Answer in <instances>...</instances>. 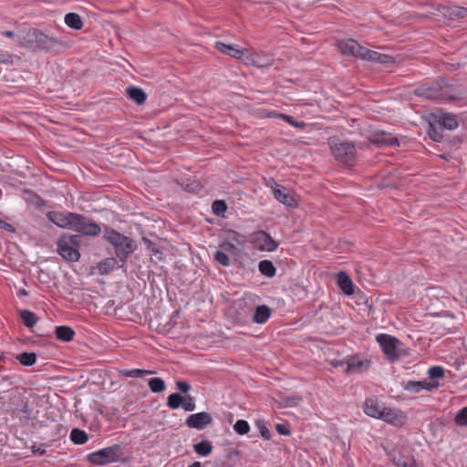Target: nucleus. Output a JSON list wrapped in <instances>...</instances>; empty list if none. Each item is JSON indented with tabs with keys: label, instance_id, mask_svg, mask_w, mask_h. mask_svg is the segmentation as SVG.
I'll return each instance as SVG.
<instances>
[{
	"label": "nucleus",
	"instance_id": "53",
	"mask_svg": "<svg viewBox=\"0 0 467 467\" xmlns=\"http://www.w3.org/2000/svg\"><path fill=\"white\" fill-rule=\"evenodd\" d=\"M0 228L5 229L8 232H15L14 226L3 220H0Z\"/></svg>",
	"mask_w": 467,
	"mask_h": 467
},
{
	"label": "nucleus",
	"instance_id": "42",
	"mask_svg": "<svg viewBox=\"0 0 467 467\" xmlns=\"http://www.w3.org/2000/svg\"><path fill=\"white\" fill-rule=\"evenodd\" d=\"M280 119H284L287 123L291 124L292 126L298 128V129H304L306 127V123L304 121H296L294 119L293 117L285 114H278L277 115Z\"/></svg>",
	"mask_w": 467,
	"mask_h": 467
},
{
	"label": "nucleus",
	"instance_id": "22",
	"mask_svg": "<svg viewBox=\"0 0 467 467\" xmlns=\"http://www.w3.org/2000/svg\"><path fill=\"white\" fill-rule=\"evenodd\" d=\"M337 285L344 294L350 296L354 293L353 282L345 272L337 274Z\"/></svg>",
	"mask_w": 467,
	"mask_h": 467
},
{
	"label": "nucleus",
	"instance_id": "51",
	"mask_svg": "<svg viewBox=\"0 0 467 467\" xmlns=\"http://www.w3.org/2000/svg\"><path fill=\"white\" fill-rule=\"evenodd\" d=\"M144 244H146L147 248L151 251L154 254H161L159 249L157 248L156 244L151 242L150 240L147 238H143Z\"/></svg>",
	"mask_w": 467,
	"mask_h": 467
},
{
	"label": "nucleus",
	"instance_id": "23",
	"mask_svg": "<svg viewBox=\"0 0 467 467\" xmlns=\"http://www.w3.org/2000/svg\"><path fill=\"white\" fill-rule=\"evenodd\" d=\"M270 315L271 309L267 306H258L255 308L254 314L253 316V320L254 323L264 324L270 317Z\"/></svg>",
	"mask_w": 467,
	"mask_h": 467
},
{
	"label": "nucleus",
	"instance_id": "8",
	"mask_svg": "<svg viewBox=\"0 0 467 467\" xmlns=\"http://www.w3.org/2000/svg\"><path fill=\"white\" fill-rule=\"evenodd\" d=\"M376 339L390 361L399 358L402 343L398 338L387 334H379Z\"/></svg>",
	"mask_w": 467,
	"mask_h": 467
},
{
	"label": "nucleus",
	"instance_id": "11",
	"mask_svg": "<svg viewBox=\"0 0 467 467\" xmlns=\"http://www.w3.org/2000/svg\"><path fill=\"white\" fill-rule=\"evenodd\" d=\"M369 140L378 147H394L399 145L398 139L384 130H378L372 133Z\"/></svg>",
	"mask_w": 467,
	"mask_h": 467
},
{
	"label": "nucleus",
	"instance_id": "6",
	"mask_svg": "<svg viewBox=\"0 0 467 467\" xmlns=\"http://www.w3.org/2000/svg\"><path fill=\"white\" fill-rule=\"evenodd\" d=\"M121 455L120 445L114 444L88 454V460L96 465H105L119 461Z\"/></svg>",
	"mask_w": 467,
	"mask_h": 467
},
{
	"label": "nucleus",
	"instance_id": "7",
	"mask_svg": "<svg viewBox=\"0 0 467 467\" xmlns=\"http://www.w3.org/2000/svg\"><path fill=\"white\" fill-rule=\"evenodd\" d=\"M68 216L73 220L71 230L87 236H97L99 234L101 231L100 226L84 215L76 213H69Z\"/></svg>",
	"mask_w": 467,
	"mask_h": 467
},
{
	"label": "nucleus",
	"instance_id": "38",
	"mask_svg": "<svg viewBox=\"0 0 467 467\" xmlns=\"http://www.w3.org/2000/svg\"><path fill=\"white\" fill-rule=\"evenodd\" d=\"M234 430L239 435L247 434L250 431L248 422L244 420H238L234 425Z\"/></svg>",
	"mask_w": 467,
	"mask_h": 467
},
{
	"label": "nucleus",
	"instance_id": "2",
	"mask_svg": "<svg viewBox=\"0 0 467 467\" xmlns=\"http://www.w3.org/2000/svg\"><path fill=\"white\" fill-rule=\"evenodd\" d=\"M414 94L437 101H454L462 97V93L453 85L442 78L420 86Z\"/></svg>",
	"mask_w": 467,
	"mask_h": 467
},
{
	"label": "nucleus",
	"instance_id": "4",
	"mask_svg": "<svg viewBox=\"0 0 467 467\" xmlns=\"http://www.w3.org/2000/svg\"><path fill=\"white\" fill-rule=\"evenodd\" d=\"M82 240L80 234H63L57 242V253L67 261L78 262Z\"/></svg>",
	"mask_w": 467,
	"mask_h": 467
},
{
	"label": "nucleus",
	"instance_id": "3",
	"mask_svg": "<svg viewBox=\"0 0 467 467\" xmlns=\"http://www.w3.org/2000/svg\"><path fill=\"white\" fill-rule=\"evenodd\" d=\"M103 238L113 246L116 257L122 264L126 263L129 256L137 248V244L133 239L111 228L105 229Z\"/></svg>",
	"mask_w": 467,
	"mask_h": 467
},
{
	"label": "nucleus",
	"instance_id": "15",
	"mask_svg": "<svg viewBox=\"0 0 467 467\" xmlns=\"http://www.w3.org/2000/svg\"><path fill=\"white\" fill-rule=\"evenodd\" d=\"M379 419L394 426H400L404 423L405 416L400 410L385 407Z\"/></svg>",
	"mask_w": 467,
	"mask_h": 467
},
{
	"label": "nucleus",
	"instance_id": "59",
	"mask_svg": "<svg viewBox=\"0 0 467 467\" xmlns=\"http://www.w3.org/2000/svg\"><path fill=\"white\" fill-rule=\"evenodd\" d=\"M19 294L20 295H24V296L27 295V293H26V291L25 289L20 290Z\"/></svg>",
	"mask_w": 467,
	"mask_h": 467
},
{
	"label": "nucleus",
	"instance_id": "40",
	"mask_svg": "<svg viewBox=\"0 0 467 467\" xmlns=\"http://www.w3.org/2000/svg\"><path fill=\"white\" fill-rule=\"evenodd\" d=\"M214 259L223 266H229L231 264L229 256L223 251H216L214 254Z\"/></svg>",
	"mask_w": 467,
	"mask_h": 467
},
{
	"label": "nucleus",
	"instance_id": "31",
	"mask_svg": "<svg viewBox=\"0 0 467 467\" xmlns=\"http://www.w3.org/2000/svg\"><path fill=\"white\" fill-rule=\"evenodd\" d=\"M16 359L20 362L21 365L29 367L36 363V355L34 352H23L16 356Z\"/></svg>",
	"mask_w": 467,
	"mask_h": 467
},
{
	"label": "nucleus",
	"instance_id": "12",
	"mask_svg": "<svg viewBox=\"0 0 467 467\" xmlns=\"http://www.w3.org/2000/svg\"><path fill=\"white\" fill-rule=\"evenodd\" d=\"M213 421V418L208 412H198L195 414L190 415L186 419V425L189 428L202 430L208 425H210Z\"/></svg>",
	"mask_w": 467,
	"mask_h": 467
},
{
	"label": "nucleus",
	"instance_id": "50",
	"mask_svg": "<svg viewBox=\"0 0 467 467\" xmlns=\"http://www.w3.org/2000/svg\"><path fill=\"white\" fill-rule=\"evenodd\" d=\"M275 429L280 435H290L291 433L290 428L287 424L278 423L276 424Z\"/></svg>",
	"mask_w": 467,
	"mask_h": 467
},
{
	"label": "nucleus",
	"instance_id": "26",
	"mask_svg": "<svg viewBox=\"0 0 467 467\" xmlns=\"http://www.w3.org/2000/svg\"><path fill=\"white\" fill-rule=\"evenodd\" d=\"M66 25L73 29L79 30L83 26L80 16L77 13H68L65 16Z\"/></svg>",
	"mask_w": 467,
	"mask_h": 467
},
{
	"label": "nucleus",
	"instance_id": "30",
	"mask_svg": "<svg viewBox=\"0 0 467 467\" xmlns=\"http://www.w3.org/2000/svg\"><path fill=\"white\" fill-rule=\"evenodd\" d=\"M259 271L267 277H273L275 275V267L269 260H263L258 265Z\"/></svg>",
	"mask_w": 467,
	"mask_h": 467
},
{
	"label": "nucleus",
	"instance_id": "10",
	"mask_svg": "<svg viewBox=\"0 0 467 467\" xmlns=\"http://www.w3.org/2000/svg\"><path fill=\"white\" fill-rule=\"evenodd\" d=\"M337 47L343 55H348L358 58H361V55L364 53L366 48L361 47L352 38L338 41Z\"/></svg>",
	"mask_w": 467,
	"mask_h": 467
},
{
	"label": "nucleus",
	"instance_id": "47",
	"mask_svg": "<svg viewBox=\"0 0 467 467\" xmlns=\"http://www.w3.org/2000/svg\"><path fill=\"white\" fill-rule=\"evenodd\" d=\"M272 62L273 60L272 59H267V60H264L262 59L261 57H256L255 58H253L252 59V63L255 66V67H269L272 65Z\"/></svg>",
	"mask_w": 467,
	"mask_h": 467
},
{
	"label": "nucleus",
	"instance_id": "58",
	"mask_svg": "<svg viewBox=\"0 0 467 467\" xmlns=\"http://www.w3.org/2000/svg\"><path fill=\"white\" fill-rule=\"evenodd\" d=\"M34 451L39 453L40 455L45 453V450H41L40 448Z\"/></svg>",
	"mask_w": 467,
	"mask_h": 467
},
{
	"label": "nucleus",
	"instance_id": "21",
	"mask_svg": "<svg viewBox=\"0 0 467 467\" xmlns=\"http://www.w3.org/2000/svg\"><path fill=\"white\" fill-rule=\"evenodd\" d=\"M126 94L130 99L138 105H142L147 99L146 92L138 87L130 86L126 88Z\"/></svg>",
	"mask_w": 467,
	"mask_h": 467
},
{
	"label": "nucleus",
	"instance_id": "20",
	"mask_svg": "<svg viewBox=\"0 0 467 467\" xmlns=\"http://www.w3.org/2000/svg\"><path fill=\"white\" fill-rule=\"evenodd\" d=\"M436 123L439 125V128L447 129L449 130H453L458 127V121L456 117L453 114L443 113L440 115Z\"/></svg>",
	"mask_w": 467,
	"mask_h": 467
},
{
	"label": "nucleus",
	"instance_id": "33",
	"mask_svg": "<svg viewBox=\"0 0 467 467\" xmlns=\"http://www.w3.org/2000/svg\"><path fill=\"white\" fill-rule=\"evenodd\" d=\"M263 243L261 244V249L273 252L276 250L278 244L266 233L263 232Z\"/></svg>",
	"mask_w": 467,
	"mask_h": 467
},
{
	"label": "nucleus",
	"instance_id": "19",
	"mask_svg": "<svg viewBox=\"0 0 467 467\" xmlns=\"http://www.w3.org/2000/svg\"><path fill=\"white\" fill-rule=\"evenodd\" d=\"M384 406L380 404L378 400L374 399H368L364 404V411L365 413L376 419H379L381 415V410H384Z\"/></svg>",
	"mask_w": 467,
	"mask_h": 467
},
{
	"label": "nucleus",
	"instance_id": "17",
	"mask_svg": "<svg viewBox=\"0 0 467 467\" xmlns=\"http://www.w3.org/2000/svg\"><path fill=\"white\" fill-rule=\"evenodd\" d=\"M68 215L69 213H64L61 212H48L47 213V217L53 223L61 228L71 229L73 220Z\"/></svg>",
	"mask_w": 467,
	"mask_h": 467
},
{
	"label": "nucleus",
	"instance_id": "48",
	"mask_svg": "<svg viewBox=\"0 0 467 467\" xmlns=\"http://www.w3.org/2000/svg\"><path fill=\"white\" fill-rule=\"evenodd\" d=\"M220 248L224 253H234L236 250V246L234 245V244H233V243H231L229 241H223L220 244Z\"/></svg>",
	"mask_w": 467,
	"mask_h": 467
},
{
	"label": "nucleus",
	"instance_id": "55",
	"mask_svg": "<svg viewBox=\"0 0 467 467\" xmlns=\"http://www.w3.org/2000/svg\"><path fill=\"white\" fill-rule=\"evenodd\" d=\"M299 400H301L300 398L287 399L286 404H287V406L296 405Z\"/></svg>",
	"mask_w": 467,
	"mask_h": 467
},
{
	"label": "nucleus",
	"instance_id": "44",
	"mask_svg": "<svg viewBox=\"0 0 467 467\" xmlns=\"http://www.w3.org/2000/svg\"><path fill=\"white\" fill-rule=\"evenodd\" d=\"M428 374L430 379H441L444 377V369L440 366H434L429 368Z\"/></svg>",
	"mask_w": 467,
	"mask_h": 467
},
{
	"label": "nucleus",
	"instance_id": "54",
	"mask_svg": "<svg viewBox=\"0 0 467 467\" xmlns=\"http://www.w3.org/2000/svg\"><path fill=\"white\" fill-rule=\"evenodd\" d=\"M0 63L2 64H10L12 63V56L0 54Z\"/></svg>",
	"mask_w": 467,
	"mask_h": 467
},
{
	"label": "nucleus",
	"instance_id": "13",
	"mask_svg": "<svg viewBox=\"0 0 467 467\" xmlns=\"http://www.w3.org/2000/svg\"><path fill=\"white\" fill-rule=\"evenodd\" d=\"M361 59L370 62H377L382 65L393 64L395 62V58L393 57L368 48H365L364 53L361 55Z\"/></svg>",
	"mask_w": 467,
	"mask_h": 467
},
{
	"label": "nucleus",
	"instance_id": "45",
	"mask_svg": "<svg viewBox=\"0 0 467 467\" xmlns=\"http://www.w3.org/2000/svg\"><path fill=\"white\" fill-rule=\"evenodd\" d=\"M119 374L125 376L127 378H141V369L133 368V369H122L119 370Z\"/></svg>",
	"mask_w": 467,
	"mask_h": 467
},
{
	"label": "nucleus",
	"instance_id": "52",
	"mask_svg": "<svg viewBox=\"0 0 467 467\" xmlns=\"http://www.w3.org/2000/svg\"><path fill=\"white\" fill-rule=\"evenodd\" d=\"M201 189V185L196 182H192L191 184H187L186 190L192 192H197Z\"/></svg>",
	"mask_w": 467,
	"mask_h": 467
},
{
	"label": "nucleus",
	"instance_id": "1",
	"mask_svg": "<svg viewBox=\"0 0 467 467\" xmlns=\"http://www.w3.org/2000/svg\"><path fill=\"white\" fill-rule=\"evenodd\" d=\"M17 42L27 48L41 49L47 52H61L68 47L67 42L49 36L36 28H30L16 36Z\"/></svg>",
	"mask_w": 467,
	"mask_h": 467
},
{
	"label": "nucleus",
	"instance_id": "16",
	"mask_svg": "<svg viewBox=\"0 0 467 467\" xmlns=\"http://www.w3.org/2000/svg\"><path fill=\"white\" fill-rule=\"evenodd\" d=\"M215 48L221 53L226 54L234 58H241L242 56L248 52L247 49L242 48L237 45H228L221 41L215 43Z\"/></svg>",
	"mask_w": 467,
	"mask_h": 467
},
{
	"label": "nucleus",
	"instance_id": "39",
	"mask_svg": "<svg viewBox=\"0 0 467 467\" xmlns=\"http://www.w3.org/2000/svg\"><path fill=\"white\" fill-rule=\"evenodd\" d=\"M255 425L259 430L261 436L265 440L269 441L272 437V434L269 429L266 427L265 422L263 420H256Z\"/></svg>",
	"mask_w": 467,
	"mask_h": 467
},
{
	"label": "nucleus",
	"instance_id": "60",
	"mask_svg": "<svg viewBox=\"0 0 467 467\" xmlns=\"http://www.w3.org/2000/svg\"><path fill=\"white\" fill-rule=\"evenodd\" d=\"M2 400V396L0 395V400Z\"/></svg>",
	"mask_w": 467,
	"mask_h": 467
},
{
	"label": "nucleus",
	"instance_id": "56",
	"mask_svg": "<svg viewBox=\"0 0 467 467\" xmlns=\"http://www.w3.org/2000/svg\"><path fill=\"white\" fill-rule=\"evenodd\" d=\"M2 35L6 36V37H14L16 36V34L13 31H10V30L4 31L2 33Z\"/></svg>",
	"mask_w": 467,
	"mask_h": 467
},
{
	"label": "nucleus",
	"instance_id": "24",
	"mask_svg": "<svg viewBox=\"0 0 467 467\" xmlns=\"http://www.w3.org/2000/svg\"><path fill=\"white\" fill-rule=\"evenodd\" d=\"M117 264L118 260L114 257L105 258L98 264V272L100 275H107L115 268Z\"/></svg>",
	"mask_w": 467,
	"mask_h": 467
},
{
	"label": "nucleus",
	"instance_id": "36",
	"mask_svg": "<svg viewBox=\"0 0 467 467\" xmlns=\"http://www.w3.org/2000/svg\"><path fill=\"white\" fill-rule=\"evenodd\" d=\"M183 397L179 393H172L167 398V406L171 410H176L182 406Z\"/></svg>",
	"mask_w": 467,
	"mask_h": 467
},
{
	"label": "nucleus",
	"instance_id": "18",
	"mask_svg": "<svg viewBox=\"0 0 467 467\" xmlns=\"http://www.w3.org/2000/svg\"><path fill=\"white\" fill-rule=\"evenodd\" d=\"M439 387L437 382H425V381H408L404 389L408 391L414 393L420 392L421 389L433 390Z\"/></svg>",
	"mask_w": 467,
	"mask_h": 467
},
{
	"label": "nucleus",
	"instance_id": "46",
	"mask_svg": "<svg viewBox=\"0 0 467 467\" xmlns=\"http://www.w3.org/2000/svg\"><path fill=\"white\" fill-rule=\"evenodd\" d=\"M395 463L398 467H417L414 459H399Z\"/></svg>",
	"mask_w": 467,
	"mask_h": 467
},
{
	"label": "nucleus",
	"instance_id": "14",
	"mask_svg": "<svg viewBox=\"0 0 467 467\" xmlns=\"http://www.w3.org/2000/svg\"><path fill=\"white\" fill-rule=\"evenodd\" d=\"M332 365L335 368H342L347 373H358L360 372L365 363L362 360H358L354 358L348 359H343L339 361H332Z\"/></svg>",
	"mask_w": 467,
	"mask_h": 467
},
{
	"label": "nucleus",
	"instance_id": "9",
	"mask_svg": "<svg viewBox=\"0 0 467 467\" xmlns=\"http://www.w3.org/2000/svg\"><path fill=\"white\" fill-rule=\"evenodd\" d=\"M271 187L273 189V194L278 202L291 208L297 206L296 199L288 188L278 184L274 180Z\"/></svg>",
	"mask_w": 467,
	"mask_h": 467
},
{
	"label": "nucleus",
	"instance_id": "49",
	"mask_svg": "<svg viewBox=\"0 0 467 467\" xmlns=\"http://www.w3.org/2000/svg\"><path fill=\"white\" fill-rule=\"evenodd\" d=\"M176 388L184 394H186L191 389L189 383L183 380L176 381Z\"/></svg>",
	"mask_w": 467,
	"mask_h": 467
},
{
	"label": "nucleus",
	"instance_id": "43",
	"mask_svg": "<svg viewBox=\"0 0 467 467\" xmlns=\"http://www.w3.org/2000/svg\"><path fill=\"white\" fill-rule=\"evenodd\" d=\"M454 420L458 426H467V407L462 408L457 413Z\"/></svg>",
	"mask_w": 467,
	"mask_h": 467
},
{
	"label": "nucleus",
	"instance_id": "5",
	"mask_svg": "<svg viewBox=\"0 0 467 467\" xmlns=\"http://www.w3.org/2000/svg\"><path fill=\"white\" fill-rule=\"evenodd\" d=\"M331 151L337 161L346 166H352L355 163L356 148L353 143L342 141L338 139H332L329 141Z\"/></svg>",
	"mask_w": 467,
	"mask_h": 467
},
{
	"label": "nucleus",
	"instance_id": "27",
	"mask_svg": "<svg viewBox=\"0 0 467 467\" xmlns=\"http://www.w3.org/2000/svg\"><path fill=\"white\" fill-rule=\"evenodd\" d=\"M443 14L450 19L464 18L467 16V8L462 6L446 7Z\"/></svg>",
	"mask_w": 467,
	"mask_h": 467
},
{
	"label": "nucleus",
	"instance_id": "29",
	"mask_svg": "<svg viewBox=\"0 0 467 467\" xmlns=\"http://www.w3.org/2000/svg\"><path fill=\"white\" fill-rule=\"evenodd\" d=\"M20 317L26 327L32 328L36 321L37 317L30 310L24 309L20 311Z\"/></svg>",
	"mask_w": 467,
	"mask_h": 467
},
{
	"label": "nucleus",
	"instance_id": "35",
	"mask_svg": "<svg viewBox=\"0 0 467 467\" xmlns=\"http://www.w3.org/2000/svg\"><path fill=\"white\" fill-rule=\"evenodd\" d=\"M429 136L434 141H441L442 140V128H439V125L436 123H430L429 127Z\"/></svg>",
	"mask_w": 467,
	"mask_h": 467
},
{
	"label": "nucleus",
	"instance_id": "32",
	"mask_svg": "<svg viewBox=\"0 0 467 467\" xmlns=\"http://www.w3.org/2000/svg\"><path fill=\"white\" fill-rule=\"evenodd\" d=\"M70 440L75 444H84L88 441V434L86 431L75 428L70 432Z\"/></svg>",
	"mask_w": 467,
	"mask_h": 467
},
{
	"label": "nucleus",
	"instance_id": "28",
	"mask_svg": "<svg viewBox=\"0 0 467 467\" xmlns=\"http://www.w3.org/2000/svg\"><path fill=\"white\" fill-rule=\"evenodd\" d=\"M194 451L200 456H208L212 453L213 445L210 441L203 440L193 445Z\"/></svg>",
	"mask_w": 467,
	"mask_h": 467
},
{
	"label": "nucleus",
	"instance_id": "34",
	"mask_svg": "<svg viewBox=\"0 0 467 467\" xmlns=\"http://www.w3.org/2000/svg\"><path fill=\"white\" fill-rule=\"evenodd\" d=\"M150 389L153 393H160L165 390L166 385L162 379L152 378L148 381Z\"/></svg>",
	"mask_w": 467,
	"mask_h": 467
},
{
	"label": "nucleus",
	"instance_id": "37",
	"mask_svg": "<svg viewBox=\"0 0 467 467\" xmlns=\"http://www.w3.org/2000/svg\"><path fill=\"white\" fill-rule=\"evenodd\" d=\"M226 209L227 205L223 200H216L212 204V211L217 216H223Z\"/></svg>",
	"mask_w": 467,
	"mask_h": 467
},
{
	"label": "nucleus",
	"instance_id": "25",
	"mask_svg": "<svg viewBox=\"0 0 467 467\" xmlns=\"http://www.w3.org/2000/svg\"><path fill=\"white\" fill-rule=\"evenodd\" d=\"M75 331L67 326H59L56 328V337L57 339L69 342L73 339Z\"/></svg>",
	"mask_w": 467,
	"mask_h": 467
},
{
	"label": "nucleus",
	"instance_id": "41",
	"mask_svg": "<svg viewBox=\"0 0 467 467\" xmlns=\"http://www.w3.org/2000/svg\"><path fill=\"white\" fill-rule=\"evenodd\" d=\"M182 407L186 411H193L196 408L194 398L190 395L183 397Z\"/></svg>",
	"mask_w": 467,
	"mask_h": 467
},
{
	"label": "nucleus",
	"instance_id": "57",
	"mask_svg": "<svg viewBox=\"0 0 467 467\" xmlns=\"http://www.w3.org/2000/svg\"><path fill=\"white\" fill-rule=\"evenodd\" d=\"M155 374L154 370L141 369V377Z\"/></svg>",
	"mask_w": 467,
	"mask_h": 467
}]
</instances>
